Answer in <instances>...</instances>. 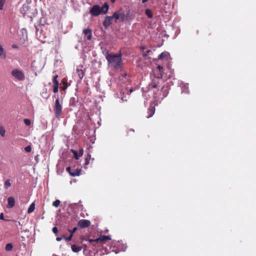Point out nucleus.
<instances>
[{
    "label": "nucleus",
    "instance_id": "1",
    "mask_svg": "<svg viewBox=\"0 0 256 256\" xmlns=\"http://www.w3.org/2000/svg\"><path fill=\"white\" fill-rule=\"evenodd\" d=\"M111 238L109 236L100 235V236L96 238H86L85 240L88 242L90 246L93 250H104L102 252L104 254H108L110 252V251L107 249L104 246V244L107 245L110 243Z\"/></svg>",
    "mask_w": 256,
    "mask_h": 256
},
{
    "label": "nucleus",
    "instance_id": "2",
    "mask_svg": "<svg viewBox=\"0 0 256 256\" xmlns=\"http://www.w3.org/2000/svg\"><path fill=\"white\" fill-rule=\"evenodd\" d=\"M122 56L120 52L118 54L107 52L105 56L108 64L114 69L118 70L121 68L123 64Z\"/></svg>",
    "mask_w": 256,
    "mask_h": 256
},
{
    "label": "nucleus",
    "instance_id": "3",
    "mask_svg": "<svg viewBox=\"0 0 256 256\" xmlns=\"http://www.w3.org/2000/svg\"><path fill=\"white\" fill-rule=\"evenodd\" d=\"M158 59L162 60L163 62H167L166 68L170 72H172L171 64L170 61V54L168 52H162L158 56Z\"/></svg>",
    "mask_w": 256,
    "mask_h": 256
},
{
    "label": "nucleus",
    "instance_id": "4",
    "mask_svg": "<svg viewBox=\"0 0 256 256\" xmlns=\"http://www.w3.org/2000/svg\"><path fill=\"white\" fill-rule=\"evenodd\" d=\"M164 70L163 66L158 65L156 68L153 70V74L154 78L158 79L162 78Z\"/></svg>",
    "mask_w": 256,
    "mask_h": 256
},
{
    "label": "nucleus",
    "instance_id": "5",
    "mask_svg": "<svg viewBox=\"0 0 256 256\" xmlns=\"http://www.w3.org/2000/svg\"><path fill=\"white\" fill-rule=\"evenodd\" d=\"M62 106L60 104L59 98H57L56 100L55 104L54 106V111L56 116L58 118L60 116L62 112Z\"/></svg>",
    "mask_w": 256,
    "mask_h": 256
},
{
    "label": "nucleus",
    "instance_id": "6",
    "mask_svg": "<svg viewBox=\"0 0 256 256\" xmlns=\"http://www.w3.org/2000/svg\"><path fill=\"white\" fill-rule=\"evenodd\" d=\"M146 84L147 86L146 88L142 86V89L143 92H146L153 88H156L158 86V81H152L151 82H149L148 84Z\"/></svg>",
    "mask_w": 256,
    "mask_h": 256
},
{
    "label": "nucleus",
    "instance_id": "7",
    "mask_svg": "<svg viewBox=\"0 0 256 256\" xmlns=\"http://www.w3.org/2000/svg\"><path fill=\"white\" fill-rule=\"evenodd\" d=\"M12 76L18 80H22L24 78V74L22 71L14 69L12 72Z\"/></svg>",
    "mask_w": 256,
    "mask_h": 256
},
{
    "label": "nucleus",
    "instance_id": "8",
    "mask_svg": "<svg viewBox=\"0 0 256 256\" xmlns=\"http://www.w3.org/2000/svg\"><path fill=\"white\" fill-rule=\"evenodd\" d=\"M90 12L93 16H98L101 14L100 6L97 4L94 5L90 9Z\"/></svg>",
    "mask_w": 256,
    "mask_h": 256
},
{
    "label": "nucleus",
    "instance_id": "9",
    "mask_svg": "<svg viewBox=\"0 0 256 256\" xmlns=\"http://www.w3.org/2000/svg\"><path fill=\"white\" fill-rule=\"evenodd\" d=\"M90 225V222L88 220H80L78 222V226L80 228H88Z\"/></svg>",
    "mask_w": 256,
    "mask_h": 256
},
{
    "label": "nucleus",
    "instance_id": "10",
    "mask_svg": "<svg viewBox=\"0 0 256 256\" xmlns=\"http://www.w3.org/2000/svg\"><path fill=\"white\" fill-rule=\"evenodd\" d=\"M155 110V104L154 103L150 104L148 109V114L146 116V117L148 118H151L154 114Z\"/></svg>",
    "mask_w": 256,
    "mask_h": 256
},
{
    "label": "nucleus",
    "instance_id": "11",
    "mask_svg": "<svg viewBox=\"0 0 256 256\" xmlns=\"http://www.w3.org/2000/svg\"><path fill=\"white\" fill-rule=\"evenodd\" d=\"M113 19L111 16H106L103 22V25L106 29H107L109 26L112 24Z\"/></svg>",
    "mask_w": 256,
    "mask_h": 256
},
{
    "label": "nucleus",
    "instance_id": "12",
    "mask_svg": "<svg viewBox=\"0 0 256 256\" xmlns=\"http://www.w3.org/2000/svg\"><path fill=\"white\" fill-rule=\"evenodd\" d=\"M30 9V8L28 4H24L20 8L21 14H22L24 16H25L27 14H28Z\"/></svg>",
    "mask_w": 256,
    "mask_h": 256
},
{
    "label": "nucleus",
    "instance_id": "13",
    "mask_svg": "<svg viewBox=\"0 0 256 256\" xmlns=\"http://www.w3.org/2000/svg\"><path fill=\"white\" fill-rule=\"evenodd\" d=\"M83 34L85 38L88 40H90L92 38V30L89 28L84 29L83 30Z\"/></svg>",
    "mask_w": 256,
    "mask_h": 256
},
{
    "label": "nucleus",
    "instance_id": "14",
    "mask_svg": "<svg viewBox=\"0 0 256 256\" xmlns=\"http://www.w3.org/2000/svg\"><path fill=\"white\" fill-rule=\"evenodd\" d=\"M8 204L6 207L8 208H13L16 204V201L14 197L10 196L8 198Z\"/></svg>",
    "mask_w": 256,
    "mask_h": 256
},
{
    "label": "nucleus",
    "instance_id": "15",
    "mask_svg": "<svg viewBox=\"0 0 256 256\" xmlns=\"http://www.w3.org/2000/svg\"><path fill=\"white\" fill-rule=\"evenodd\" d=\"M130 13L129 12H128L126 14L124 13H120V18H121V20L122 22H124V23H128L130 24V22L128 20V18L129 16Z\"/></svg>",
    "mask_w": 256,
    "mask_h": 256
},
{
    "label": "nucleus",
    "instance_id": "16",
    "mask_svg": "<svg viewBox=\"0 0 256 256\" xmlns=\"http://www.w3.org/2000/svg\"><path fill=\"white\" fill-rule=\"evenodd\" d=\"M72 152L74 154V158L76 160H78L80 156H82L83 154V150L80 149L79 152V155L78 154V152L76 150H72Z\"/></svg>",
    "mask_w": 256,
    "mask_h": 256
},
{
    "label": "nucleus",
    "instance_id": "17",
    "mask_svg": "<svg viewBox=\"0 0 256 256\" xmlns=\"http://www.w3.org/2000/svg\"><path fill=\"white\" fill-rule=\"evenodd\" d=\"M152 51L151 50H147L146 52H143L142 56L144 58H150V56L152 54Z\"/></svg>",
    "mask_w": 256,
    "mask_h": 256
},
{
    "label": "nucleus",
    "instance_id": "18",
    "mask_svg": "<svg viewBox=\"0 0 256 256\" xmlns=\"http://www.w3.org/2000/svg\"><path fill=\"white\" fill-rule=\"evenodd\" d=\"M108 4L107 3H105L102 7H100V10L101 11V14H106L108 12Z\"/></svg>",
    "mask_w": 256,
    "mask_h": 256
},
{
    "label": "nucleus",
    "instance_id": "19",
    "mask_svg": "<svg viewBox=\"0 0 256 256\" xmlns=\"http://www.w3.org/2000/svg\"><path fill=\"white\" fill-rule=\"evenodd\" d=\"M76 74H77L78 76V78L81 80L84 75V72L82 70L77 68Z\"/></svg>",
    "mask_w": 256,
    "mask_h": 256
},
{
    "label": "nucleus",
    "instance_id": "20",
    "mask_svg": "<svg viewBox=\"0 0 256 256\" xmlns=\"http://www.w3.org/2000/svg\"><path fill=\"white\" fill-rule=\"evenodd\" d=\"M111 16L112 17V19H115V22H116L117 20L120 18V11H116L114 13L113 15Z\"/></svg>",
    "mask_w": 256,
    "mask_h": 256
},
{
    "label": "nucleus",
    "instance_id": "21",
    "mask_svg": "<svg viewBox=\"0 0 256 256\" xmlns=\"http://www.w3.org/2000/svg\"><path fill=\"white\" fill-rule=\"evenodd\" d=\"M71 248L72 250L74 252H78L80 251L82 249V248L80 246H78L76 244H72L71 246Z\"/></svg>",
    "mask_w": 256,
    "mask_h": 256
},
{
    "label": "nucleus",
    "instance_id": "22",
    "mask_svg": "<svg viewBox=\"0 0 256 256\" xmlns=\"http://www.w3.org/2000/svg\"><path fill=\"white\" fill-rule=\"evenodd\" d=\"M81 172V170L75 169L72 172H70V175L72 176H78L80 174Z\"/></svg>",
    "mask_w": 256,
    "mask_h": 256
},
{
    "label": "nucleus",
    "instance_id": "23",
    "mask_svg": "<svg viewBox=\"0 0 256 256\" xmlns=\"http://www.w3.org/2000/svg\"><path fill=\"white\" fill-rule=\"evenodd\" d=\"M6 53L2 45L0 44V56L2 59H5L6 58Z\"/></svg>",
    "mask_w": 256,
    "mask_h": 256
},
{
    "label": "nucleus",
    "instance_id": "24",
    "mask_svg": "<svg viewBox=\"0 0 256 256\" xmlns=\"http://www.w3.org/2000/svg\"><path fill=\"white\" fill-rule=\"evenodd\" d=\"M58 86H59L58 81H54V86H53L54 92L56 93L58 92Z\"/></svg>",
    "mask_w": 256,
    "mask_h": 256
},
{
    "label": "nucleus",
    "instance_id": "25",
    "mask_svg": "<svg viewBox=\"0 0 256 256\" xmlns=\"http://www.w3.org/2000/svg\"><path fill=\"white\" fill-rule=\"evenodd\" d=\"M90 158H91V155L90 154H88L84 159V166H86L90 164Z\"/></svg>",
    "mask_w": 256,
    "mask_h": 256
},
{
    "label": "nucleus",
    "instance_id": "26",
    "mask_svg": "<svg viewBox=\"0 0 256 256\" xmlns=\"http://www.w3.org/2000/svg\"><path fill=\"white\" fill-rule=\"evenodd\" d=\"M11 180L10 179L6 180L4 182V188L5 189H8V188L11 186Z\"/></svg>",
    "mask_w": 256,
    "mask_h": 256
},
{
    "label": "nucleus",
    "instance_id": "27",
    "mask_svg": "<svg viewBox=\"0 0 256 256\" xmlns=\"http://www.w3.org/2000/svg\"><path fill=\"white\" fill-rule=\"evenodd\" d=\"M145 14L149 18H152L153 17L152 12L149 8H147L145 10Z\"/></svg>",
    "mask_w": 256,
    "mask_h": 256
},
{
    "label": "nucleus",
    "instance_id": "28",
    "mask_svg": "<svg viewBox=\"0 0 256 256\" xmlns=\"http://www.w3.org/2000/svg\"><path fill=\"white\" fill-rule=\"evenodd\" d=\"M35 209V204L34 202H32L29 206L28 210V213L30 214L34 211Z\"/></svg>",
    "mask_w": 256,
    "mask_h": 256
},
{
    "label": "nucleus",
    "instance_id": "29",
    "mask_svg": "<svg viewBox=\"0 0 256 256\" xmlns=\"http://www.w3.org/2000/svg\"><path fill=\"white\" fill-rule=\"evenodd\" d=\"M12 248H13V246H12V244L8 243L6 244L5 249H6V251H10L12 250Z\"/></svg>",
    "mask_w": 256,
    "mask_h": 256
},
{
    "label": "nucleus",
    "instance_id": "30",
    "mask_svg": "<svg viewBox=\"0 0 256 256\" xmlns=\"http://www.w3.org/2000/svg\"><path fill=\"white\" fill-rule=\"evenodd\" d=\"M63 84V86L61 87V88L64 90L66 89L68 86H70V84H68L67 81H62Z\"/></svg>",
    "mask_w": 256,
    "mask_h": 256
},
{
    "label": "nucleus",
    "instance_id": "31",
    "mask_svg": "<svg viewBox=\"0 0 256 256\" xmlns=\"http://www.w3.org/2000/svg\"><path fill=\"white\" fill-rule=\"evenodd\" d=\"M6 130L3 126H0V134L2 136H4Z\"/></svg>",
    "mask_w": 256,
    "mask_h": 256
},
{
    "label": "nucleus",
    "instance_id": "32",
    "mask_svg": "<svg viewBox=\"0 0 256 256\" xmlns=\"http://www.w3.org/2000/svg\"><path fill=\"white\" fill-rule=\"evenodd\" d=\"M60 203V202L58 200H56L55 201H54L52 203V206L54 207H58Z\"/></svg>",
    "mask_w": 256,
    "mask_h": 256
},
{
    "label": "nucleus",
    "instance_id": "33",
    "mask_svg": "<svg viewBox=\"0 0 256 256\" xmlns=\"http://www.w3.org/2000/svg\"><path fill=\"white\" fill-rule=\"evenodd\" d=\"M6 2V0H0V10H2L4 8V6Z\"/></svg>",
    "mask_w": 256,
    "mask_h": 256
},
{
    "label": "nucleus",
    "instance_id": "34",
    "mask_svg": "<svg viewBox=\"0 0 256 256\" xmlns=\"http://www.w3.org/2000/svg\"><path fill=\"white\" fill-rule=\"evenodd\" d=\"M46 24L45 18H42L40 20V24L42 26H44Z\"/></svg>",
    "mask_w": 256,
    "mask_h": 256
},
{
    "label": "nucleus",
    "instance_id": "35",
    "mask_svg": "<svg viewBox=\"0 0 256 256\" xmlns=\"http://www.w3.org/2000/svg\"><path fill=\"white\" fill-rule=\"evenodd\" d=\"M24 122L26 126H28L30 124L31 121L30 120L26 118L24 120Z\"/></svg>",
    "mask_w": 256,
    "mask_h": 256
},
{
    "label": "nucleus",
    "instance_id": "36",
    "mask_svg": "<svg viewBox=\"0 0 256 256\" xmlns=\"http://www.w3.org/2000/svg\"><path fill=\"white\" fill-rule=\"evenodd\" d=\"M24 150H26V152H30L32 150V148L30 146H28L25 147Z\"/></svg>",
    "mask_w": 256,
    "mask_h": 256
},
{
    "label": "nucleus",
    "instance_id": "37",
    "mask_svg": "<svg viewBox=\"0 0 256 256\" xmlns=\"http://www.w3.org/2000/svg\"><path fill=\"white\" fill-rule=\"evenodd\" d=\"M72 234H70L68 237H66L64 236V238L66 239V240L70 241L72 240Z\"/></svg>",
    "mask_w": 256,
    "mask_h": 256
},
{
    "label": "nucleus",
    "instance_id": "38",
    "mask_svg": "<svg viewBox=\"0 0 256 256\" xmlns=\"http://www.w3.org/2000/svg\"><path fill=\"white\" fill-rule=\"evenodd\" d=\"M77 227H74L72 230H69L68 231L70 232V234H74L77 230Z\"/></svg>",
    "mask_w": 256,
    "mask_h": 256
},
{
    "label": "nucleus",
    "instance_id": "39",
    "mask_svg": "<svg viewBox=\"0 0 256 256\" xmlns=\"http://www.w3.org/2000/svg\"><path fill=\"white\" fill-rule=\"evenodd\" d=\"M52 232H53L54 234H57V233H58V228H57L56 227V226H54V228H52Z\"/></svg>",
    "mask_w": 256,
    "mask_h": 256
},
{
    "label": "nucleus",
    "instance_id": "40",
    "mask_svg": "<svg viewBox=\"0 0 256 256\" xmlns=\"http://www.w3.org/2000/svg\"><path fill=\"white\" fill-rule=\"evenodd\" d=\"M58 78V74H56L53 76L52 80H56Z\"/></svg>",
    "mask_w": 256,
    "mask_h": 256
},
{
    "label": "nucleus",
    "instance_id": "41",
    "mask_svg": "<svg viewBox=\"0 0 256 256\" xmlns=\"http://www.w3.org/2000/svg\"><path fill=\"white\" fill-rule=\"evenodd\" d=\"M134 130L133 129H130L127 132V134H129L130 133H134Z\"/></svg>",
    "mask_w": 256,
    "mask_h": 256
},
{
    "label": "nucleus",
    "instance_id": "42",
    "mask_svg": "<svg viewBox=\"0 0 256 256\" xmlns=\"http://www.w3.org/2000/svg\"><path fill=\"white\" fill-rule=\"evenodd\" d=\"M122 78H127V76L128 78H130V76L129 75H128L126 73H124V74H122Z\"/></svg>",
    "mask_w": 256,
    "mask_h": 256
},
{
    "label": "nucleus",
    "instance_id": "43",
    "mask_svg": "<svg viewBox=\"0 0 256 256\" xmlns=\"http://www.w3.org/2000/svg\"><path fill=\"white\" fill-rule=\"evenodd\" d=\"M66 170L70 174V172H72L71 171V168H70V166L66 168Z\"/></svg>",
    "mask_w": 256,
    "mask_h": 256
},
{
    "label": "nucleus",
    "instance_id": "44",
    "mask_svg": "<svg viewBox=\"0 0 256 256\" xmlns=\"http://www.w3.org/2000/svg\"><path fill=\"white\" fill-rule=\"evenodd\" d=\"M0 220H4V214L2 212L0 214Z\"/></svg>",
    "mask_w": 256,
    "mask_h": 256
},
{
    "label": "nucleus",
    "instance_id": "45",
    "mask_svg": "<svg viewBox=\"0 0 256 256\" xmlns=\"http://www.w3.org/2000/svg\"><path fill=\"white\" fill-rule=\"evenodd\" d=\"M12 46L13 48H18V46L16 44H12Z\"/></svg>",
    "mask_w": 256,
    "mask_h": 256
},
{
    "label": "nucleus",
    "instance_id": "46",
    "mask_svg": "<svg viewBox=\"0 0 256 256\" xmlns=\"http://www.w3.org/2000/svg\"><path fill=\"white\" fill-rule=\"evenodd\" d=\"M140 48L141 50H144L146 49V46H142L140 47Z\"/></svg>",
    "mask_w": 256,
    "mask_h": 256
},
{
    "label": "nucleus",
    "instance_id": "47",
    "mask_svg": "<svg viewBox=\"0 0 256 256\" xmlns=\"http://www.w3.org/2000/svg\"><path fill=\"white\" fill-rule=\"evenodd\" d=\"M62 240V238H60V237H57L56 238V240L58 242H60V241L61 240Z\"/></svg>",
    "mask_w": 256,
    "mask_h": 256
},
{
    "label": "nucleus",
    "instance_id": "48",
    "mask_svg": "<svg viewBox=\"0 0 256 256\" xmlns=\"http://www.w3.org/2000/svg\"><path fill=\"white\" fill-rule=\"evenodd\" d=\"M36 64V62L35 61L33 62H32V67L35 66V64Z\"/></svg>",
    "mask_w": 256,
    "mask_h": 256
},
{
    "label": "nucleus",
    "instance_id": "49",
    "mask_svg": "<svg viewBox=\"0 0 256 256\" xmlns=\"http://www.w3.org/2000/svg\"><path fill=\"white\" fill-rule=\"evenodd\" d=\"M134 18V16H133V15H132H132H130V20H132Z\"/></svg>",
    "mask_w": 256,
    "mask_h": 256
},
{
    "label": "nucleus",
    "instance_id": "50",
    "mask_svg": "<svg viewBox=\"0 0 256 256\" xmlns=\"http://www.w3.org/2000/svg\"><path fill=\"white\" fill-rule=\"evenodd\" d=\"M148 0H142V3H145Z\"/></svg>",
    "mask_w": 256,
    "mask_h": 256
},
{
    "label": "nucleus",
    "instance_id": "51",
    "mask_svg": "<svg viewBox=\"0 0 256 256\" xmlns=\"http://www.w3.org/2000/svg\"><path fill=\"white\" fill-rule=\"evenodd\" d=\"M61 80H66L65 78H62Z\"/></svg>",
    "mask_w": 256,
    "mask_h": 256
},
{
    "label": "nucleus",
    "instance_id": "52",
    "mask_svg": "<svg viewBox=\"0 0 256 256\" xmlns=\"http://www.w3.org/2000/svg\"><path fill=\"white\" fill-rule=\"evenodd\" d=\"M80 81H78V84H76V86H78V84H80Z\"/></svg>",
    "mask_w": 256,
    "mask_h": 256
},
{
    "label": "nucleus",
    "instance_id": "53",
    "mask_svg": "<svg viewBox=\"0 0 256 256\" xmlns=\"http://www.w3.org/2000/svg\"><path fill=\"white\" fill-rule=\"evenodd\" d=\"M172 78V77L170 76V74H169L168 78Z\"/></svg>",
    "mask_w": 256,
    "mask_h": 256
}]
</instances>
